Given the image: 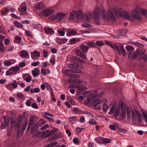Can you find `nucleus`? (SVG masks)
Instances as JSON below:
<instances>
[{
	"label": "nucleus",
	"mask_w": 147,
	"mask_h": 147,
	"mask_svg": "<svg viewBox=\"0 0 147 147\" xmlns=\"http://www.w3.org/2000/svg\"><path fill=\"white\" fill-rule=\"evenodd\" d=\"M73 81L74 82V83L73 84L74 88H79V85H78V84H81L82 82L81 81L78 79H74L73 80Z\"/></svg>",
	"instance_id": "obj_16"
},
{
	"label": "nucleus",
	"mask_w": 147,
	"mask_h": 147,
	"mask_svg": "<svg viewBox=\"0 0 147 147\" xmlns=\"http://www.w3.org/2000/svg\"><path fill=\"white\" fill-rule=\"evenodd\" d=\"M102 109L103 111L105 112L107 111L108 109V105L106 104H104L102 106Z\"/></svg>",
	"instance_id": "obj_44"
},
{
	"label": "nucleus",
	"mask_w": 147,
	"mask_h": 147,
	"mask_svg": "<svg viewBox=\"0 0 147 147\" xmlns=\"http://www.w3.org/2000/svg\"><path fill=\"white\" fill-rule=\"evenodd\" d=\"M79 58V57L75 56H73L71 57V59L73 62L77 63L78 62Z\"/></svg>",
	"instance_id": "obj_33"
},
{
	"label": "nucleus",
	"mask_w": 147,
	"mask_h": 147,
	"mask_svg": "<svg viewBox=\"0 0 147 147\" xmlns=\"http://www.w3.org/2000/svg\"><path fill=\"white\" fill-rule=\"evenodd\" d=\"M19 54L20 56L24 57L29 56L28 52L25 50L20 51V52Z\"/></svg>",
	"instance_id": "obj_21"
},
{
	"label": "nucleus",
	"mask_w": 147,
	"mask_h": 147,
	"mask_svg": "<svg viewBox=\"0 0 147 147\" xmlns=\"http://www.w3.org/2000/svg\"><path fill=\"white\" fill-rule=\"evenodd\" d=\"M83 129V128H80L79 127H77L76 129V133L77 134H78Z\"/></svg>",
	"instance_id": "obj_51"
},
{
	"label": "nucleus",
	"mask_w": 147,
	"mask_h": 147,
	"mask_svg": "<svg viewBox=\"0 0 147 147\" xmlns=\"http://www.w3.org/2000/svg\"><path fill=\"white\" fill-rule=\"evenodd\" d=\"M86 44L88 45V46L90 47H96V46L94 43L92 42H88Z\"/></svg>",
	"instance_id": "obj_39"
},
{
	"label": "nucleus",
	"mask_w": 147,
	"mask_h": 147,
	"mask_svg": "<svg viewBox=\"0 0 147 147\" xmlns=\"http://www.w3.org/2000/svg\"><path fill=\"white\" fill-rule=\"evenodd\" d=\"M16 120L19 123H20L21 125L22 122V117L21 116H18L17 119Z\"/></svg>",
	"instance_id": "obj_54"
},
{
	"label": "nucleus",
	"mask_w": 147,
	"mask_h": 147,
	"mask_svg": "<svg viewBox=\"0 0 147 147\" xmlns=\"http://www.w3.org/2000/svg\"><path fill=\"white\" fill-rule=\"evenodd\" d=\"M90 92H84L85 94H88L89 96V97L87 98V101L90 103L92 104L94 107H96L98 104L101 103V101H98V97H101V95H98L97 94H90Z\"/></svg>",
	"instance_id": "obj_4"
},
{
	"label": "nucleus",
	"mask_w": 147,
	"mask_h": 147,
	"mask_svg": "<svg viewBox=\"0 0 147 147\" xmlns=\"http://www.w3.org/2000/svg\"><path fill=\"white\" fill-rule=\"evenodd\" d=\"M28 123V120L27 119H26L24 122L22 126L23 128L22 131H24L26 128Z\"/></svg>",
	"instance_id": "obj_36"
},
{
	"label": "nucleus",
	"mask_w": 147,
	"mask_h": 147,
	"mask_svg": "<svg viewBox=\"0 0 147 147\" xmlns=\"http://www.w3.org/2000/svg\"><path fill=\"white\" fill-rule=\"evenodd\" d=\"M93 13H94L93 20L96 24H98L100 21L98 13L105 20L107 19L112 21H115V17L113 13L110 11H108L105 13L104 9L102 7L100 9L98 8L95 9Z\"/></svg>",
	"instance_id": "obj_1"
},
{
	"label": "nucleus",
	"mask_w": 147,
	"mask_h": 147,
	"mask_svg": "<svg viewBox=\"0 0 147 147\" xmlns=\"http://www.w3.org/2000/svg\"><path fill=\"white\" fill-rule=\"evenodd\" d=\"M119 125L118 123H115L112 125H110L109 127L112 130H115L117 128V129Z\"/></svg>",
	"instance_id": "obj_23"
},
{
	"label": "nucleus",
	"mask_w": 147,
	"mask_h": 147,
	"mask_svg": "<svg viewBox=\"0 0 147 147\" xmlns=\"http://www.w3.org/2000/svg\"><path fill=\"white\" fill-rule=\"evenodd\" d=\"M10 42L8 38H6L4 40V43L6 45H8Z\"/></svg>",
	"instance_id": "obj_58"
},
{
	"label": "nucleus",
	"mask_w": 147,
	"mask_h": 147,
	"mask_svg": "<svg viewBox=\"0 0 147 147\" xmlns=\"http://www.w3.org/2000/svg\"><path fill=\"white\" fill-rule=\"evenodd\" d=\"M142 114L147 123V113L143 112L142 113Z\"/></svg>",
	"instance_id": "obj_64"
},
{
	"label": "nucleus",
	"mask_w": 147,
	"mask_h": 147,
	"mask_svg": "<svg viewBox=\"0 0 147 147\" xmlns=\"http://www.w3.org/2000/svg\"><path fill=\"white\" fill-rule=\"evenodd\" d=\"M49 130H46L45 131H43L41 132V137L45 138L49 136L50 135L49 134Z\"/></svg>",
	"instance_id": "obj_20"
},
{
	"label": "nucleus",
	"mask_w": 147,
	"mask_h": 147,
	"mask_svg": "<svg viewBox=\"0 0 147 147\" xmlns=\"http://www.w3.org/2000/svg\"><path fill=\"white\" fill-rule=\"evenodd\" d=\"M45 7L44 4L42 2H39L36 3L34 5V8L36 10H39L44 8Z\"/></svg>",
	"instance_id": "obj_11"
},
{
	"label": "nucleus",
	"mask_w": 147,
	"mask_h": 147,
	"mask_svg": "<svg viewBox=\"0 0 147 147\" xmlns=\"http://www.w3.org/2000/svg\"><path fill=\"white\" fill-rule=\"evenodd\" d=\"M73 111L76 114H81L83 113V111L80 110L77 107H75L74 108Z\"/></svg>",
	"instance_id": "obj_28"
},
{
	"label": "nucleus",
	"mask_w": 147,
	"mask_h": 147,
	"mask_svg": "<svg viewBox=\"0 0 147 147\" xmlns=\"http://www.w3.org/2000/svg\"><path fill=\"white\" fill-rule=\"evenodd\" d=\"M5 51V48L4 47L3 43L0 41V51L4 53Z\"/></svg>",
	"instance_id": "obj_26"
},
{
	"label": "nucleus",
	"mask_w": 147,
	"mask_h": 147,
	"mask_svg": "<svg viewBox=\"0 0 147 147\" xmlns=\"http://www.w3.org/2000/svg\"><path fill=\"white\" fill-rule=\"evenodd\" d=\"M40 53L38 51H35L31 53V57L32 59H35L36 57L40 56Z\"/></svg>",
	"instance_id": "obj_13"
},
{
	"label": "nucleus",
	"mask_w": 147,
	"mask_h": 147,
	"mask_svg": "<svg viewBox=\"0 0 147 147\" xmlns=\"http://www.w3.org/2000/svg\"><path fill=\"white\" fill-rule=\"evenodd\" d=\"M35 118V117L34 116H32L30 117L29 121V123L27 128L28 130L29 129L32 125L34 124Z\"/></svg>",
	"instance_id": "obj_15"
},
{
	"label": "nucleus",
	"mask_w": 147,
	"mask_h": 147,
	"mask_svg": "<svg viewBox=\"0 0 147 147\" xmlns=\"http://www.w3.org/2000/svg\"><path fill=\"white\" fill-rule=\"evenodd\" d=\"M49 127V125L48 124H46L43 125L41 128V130H43L46 129Z\"/></svg>",
	"instance_id": "obj_62"
},
{
	"label": "nucleus",
	"mask_w": 147,
	"mask_h": 147,
	"mask_svg": "<svg viewBox=\"0 0 147 147\" xmlns=\"http://www.w3.org/2000/svg\"><path fill=\"white\" fill-rule=\"evenodd\" d=\"M12 86V87L14 88H16L17 87V84L16 80H14L13 81Z\"/></svg>",
	"instance_id": "obj_53"
},
{
	"label": "nucleus",
	"mask_w": 147,
	"mask_h": 147,
	"mask_svg": "<svg viewBox=\"0 0 147 147\" xmlns=\"http://www.w3.org/2000/svg\"><path fill=\"white\" fill-rule=\"evenodd\" d=\"M138 51L139 55H140V56H143L145 53V51L144 50H138Z\"/></svg>",
	"instance_id": "obj_45"
},
{
	"label": "nucleus",
	"mask_w": 147,
	"mask_h": 147,
	"mask_svg": "<svg viewBox=\"0 0 147 147\" xmlns=\"http://www.w3.org/2000/svg\"><path fill=\"white\" fill-rule=\"evenodd\" d=\"M77 118L75 116L71 117L69 118V121L72 123H76L77 121Z\"/></svg>",
	"instance_id": "obj_25"
},
{
	"label": "nucleus",
	"mask_w": 147,
	"mask_h": 147,
	"mask_svg": "<svg viewBox=\"0 0 147 147\" xmlns=\"http://www.w3.org/2000/svg\"><path fill=\"white\" fill-rule=\"evenodd\" d=\"M126 114L127 119L129 120L131 119V120L132 122H136L140 121L141 119L140 112L136 109L133 110L132 108L127 107L126 108Z\"/></svg>",
	"instance_id": "obj_2"
},
{
	"label": "nucleus",
	"mask_w": 147,
	"mask_h": 147,
	"mask_svg": "<svg viewBox=\"0 0 147 147\" xmlns=\"http://www.w3.org/2000/svg\"><path fill=\"white\" fill-rule=\"evenodd\" d=\"M57 13L54 14L49 18V19L51 20H54L55 19H57Z\"/></svg>",
	"instance_id": "obj_57"
},
{
	"label": "nucleus",
	"mask_w": 147,
	"mask_h": 147,
	"mask_svg": "<svg viewBox=\"0 0 147 147\" xmlns=\"http://www.w3.org/2000/svg\"><path fill=\"white\" fill-rule=\"evenodd\" d=\"M131 15L134 18L139 20H141V17L140 14L136 11H133L131 12Z\"/></svg>",
	"instance_id": "obj_12"
},
{
	"label": "nucleus",
	"mask_w": 147,
	"mask_h": 147,
	"mask_svg": "<svg viewBox=\"0 0 147 147\" xmlns=\"http://www.w3.org/2000/svg\"><path fill=\"white\" fill-rule=\"evenodd\" d=\"M32 107L34 108L38 109V107L36 103H33L31 105Z\"/></svg>",
	"instance_id": "obj_63"
},
{
	"label": "nucleus",
	"mask_w": 147,
	"mask_h": 147,
	"mask_svg": "<svg viewBox=\"0 0 147 147\" xmlns=\"http://www.w3.org/2000/svg\"><path fill=\"white\" fill-rule=\"evenodd\" d=\"M32 73L33 76L35 77L40 75V71L38 68H35L32 70Z\"/></svg>",
	"instance_id": "obj_17"
},
{
	"label": "nucleus",
	"mask_w": 147,
	"mask_h": 147,
	"mask_svg": "<svg viewBox=\"0 0 147 147\" xmlns=\"http://www.w3.org/2000/svg\"><path fill=\"white\" fill-rule=\"evenodd\" d=\"M15 74H14L11 68H10L6 71V76H10L11 75H13Z\"/></svg>",
	"instance_id": "obj_29"
},
{
	"label": "nucleus",
	"mask_w": 147,
	"mask_h": 147,
	"mask_svg": "<svg viewBox=\"0 0 147 147\" xmlns=\"http://www.w3.org/2000/svg\"><path fill=\"white\" fill-rule=\"evenodd\" d=\"M79 89L81 90H85L87 88L85 86L82 85H79Z\"/></svg>",
	"instance_id": "obj_59"
},
{
	"label": "nucleus",
	"mask_w": 147,
	"mask_h": 147,
	"mask_svg": "<svg viewBox=\"0 0 147 147\" xmlns=\"http://www.w3.org/2000/svg\"><path fill=\"white\" fill-rule=\"evenodd\" d=\"M121 108L122 111V113L123 112L122 117H124V114L125 113L126 111V108L125 105V104H121Z\"/></svg>",
	"instance_id": "obj_24"
},
{
	"label": "nucleus",
	"mask_w": 147,
	"mask_h": 147,
	"mask_svg": "<svg viewBox=\"0 0 147 147\" xmlns=\"http://www.w3.org/2000/svg\"><path fill=\"white\" fill-rule=\"evenodd\" d=\"M81 39L79 38H73L69 40V43L70 45H73L80 41Z\"/></svg>",
	"instance_id": "obj_19"
},
{
	"label": "nucleus",
	"mask_w": 147,
	"mask_h": 147,
	"mask_svg": "<svg viewBox=\"0 0 147 147\" xmlns=\"http://www.w3.org/2000/svg\"><path fill=\"white\" fill-rule=\"evenodd\" d=\"M11 70L13 72H17L20 70V67L17 66L14 67H11Z\"/></svg>",
	"instance_id": "obj_40"
},
{
	"label": "nucleus",
	"mask_w": 147,
	"mask_h": 147,
	"mask_svg": "<svg viewBox=\"0 0 147 147\" xmlns=\"http://www.w3.org/2000/svg\"><path fill=\"white\" fill-rule=\"evenodd\" d=\"M125 48L128 51H134V49L133 47L131 45L126 46Z\"/></svg>",
	"instance_id": "obj_42"
},
{
	"label": "nucleus",
	"mask_w": 147,
	"mask_h": 147,
	"mask_svg": "<svg viewBox=\"0 0 147 147\" xmlns=\"http://www.w3.org/2000/svg\"><path fill=\"white\" fill-rule=\"evenodd\" d=\"M69 67L70 68H72V69L71 70L66 69L64 71V73L65 75L67 76H73V77H78V76L77 75H73L72 74L73 73H79L82 72V71L81 70L79 69H76L75 67H78V64H76L75 65L73 64H70L69 65Z\"/></svg>",
	"instance_id": "obj_5"
},
{
	"label": "nucleus",
	"mask_w": 147,
	"mask_h": 147,
	"mask_svg": "<svg viewBox=\"0 0 147 147\" xmlns=\"http://www.w3.org/2000/svg\"><path fill=\"white\" fill-rule=\"evenodd\" d=\"M134 45L136 46L142 48L144 47L143 45L138 42H135L134 43Z\"/></svg>",
	"instance_id": "obj_48"
},
{
	"label": "nucleus",
	"mask_w": 147,
	"mask_h": 147,
	"mask_svg": "<svg viewBox=\"0 0 147 147\" xmlns=\"http://www.w3.org/2000/svg\"><path fill=\"white\" fill-rule=\"evenodd\" d=\"M77 11H73L71 12L69 16V19L71 20H73L77 19Z\"/></svg>",
	"instance_id": "obj_14"
},
{
	"label": "nucleus",
	"mask_w": 147,
	"mask_h": 147,
	"mask_svg": "<svg viewBox=\"0 0 147 147\" xmlns=\"http://www.w3.org/2000/svg\"><path fill=\"white\" fill-rule=\"evenodd\" d=\"M14 25L18 28H22L23 27V25L21 24L16 21L14 22Z\"/></svg>",
	"instance_id": "obj_32"
},
{
	"label": "nucleus",
	"mask_w": 147,
	"mask_h": 147,
	"mask_svg": "<svg viewBox=\"0 0 147 147\" xmlns=\"http://www.w3.org/2000/svg\"><path fill=\"white\" fill-rule=\"evenodd\" d=\"M12 119L9 118L4 117V121L5 123V124L7 126H8L9 125V121L12 120Z\"/></svg>",
	"instance_id": "obj_31"
},
{
	"label": "nucleus",
	"mask_w": 147,
	"mask_h": 147,
	"mask_svg": "<svg viewBox=\"0 0 147 147\" xmlns=\"http://www.w3.org/2000/svg\"><path fill=\"white\" fill-rule=\"evenodd\" d=\"M44 30L46 33L49 34L51 35L54 34L55 32L53 29L50 27L44 28Z\"/></svg>",
	"instance_id": "obj_18"
},
{
	"label": "nucleus",
	"mask_w": 147,
	"mask_h": 147,
	"mask_svg": "<svg viewBox=\"0 0 147 147\" xmlns=\"http://www.w3.org/2000/svg\"><path fill=\"white\" fill-rule=\"evenodd\" d=\"M82 26L83 27L85 28H88L91 27V25L90 24L87 23L83 24Z\"/></svg>",
	"instance_id": "obj_52"
},
{
	"label": "nucleus",
	"mask_w": 147,
	"mask_h": 147,
	"mask_svg": "<svg viewBox=\"0 0 147 147\" xmlns=\"http://www.w3.org/2000/svg\"><path fill=\"white\" fill-rule=\"evenodd\" d=\"M48 52L46 50H44L43 52V57L45 58H47L48 57Z\"/></svg>",
	"instance_id": "obj_61"
},
{
	"label": "nucleus",
	"mask_w": 147,
	"mask_h": 147,
	"mask_svg": "<svg viewBox=\"0 0 147 147\" xmlns=\"http://www.w3.org/2000/svg\"><path fill=\"white\" fill-rule=\"evenodd\" d=\"M117 129L121 132L124 133L126 132V131L125 129L121 128L120 127V125H119Z\"/></svg>",
	"instance_id": "obj_56"
},
{
	"label": "nucleus",
	"mask_w": 147,
	"mask_h": 147,
	"mask_svg": "<svg viewBox=\"0 0 147 147\" xmlns=\"http://www.w3.org/2000/svg\"><path fill=\"white\" fill-rule=\"evenodd\" d=\"M33 135L34 136H36L38 137L40 136L41 137V132H39L37 130Z\"/></svg>",
	"instance_id": "obj_46"
},
{
	"label": "nucleus",
	"mask_w": 147,
	"mask_h": 147,
	"mask_svg": "<svg viewBox=\"0 0 147 147\" xmlns=\"http://www.w3.org/2000/svg\"><path fill=\"white\" fill-rule=\"evenodd\" d=\"M74 143L78 144L81 143V142L78 138L76 137L74 138L73 140Z\"/></svg>",
	"instance_id": "obj_34"
},
{
	"label": "nucleus",
	"mask_w": 147,
	"mask_h": 147,
	"mask_svg": "<svg viewBox=\"0 0 147 147\" xmlns=\"http://www.w3.org/2000/svg\"><path fill=\"white\" fill-rule=\"evenodd\" d=\"M3 63L4 65L6 66H10L12 64L11 62L9 60H5Z\"/></svg>",
	"instance_id": "obj_38"
},
{
	"label": "nucleus",
	"mask_w": 147,
	"mask_h": 147,
	"mask_svg": "<svg viewBox=\"0 0 147 147\" xmlns=\"http://www.w3.org/2000/svg\"><path fill=\"white\" fill-rule=\"evenodd\" d=\"M45 84H46V88L48 90H49L50 91H53V89L51 88V86L49 85V84L48 83H47L45 82Z\"/></svg>",
	"instance_id": "obj_43"
},
{
	"label": "nucleus",
	"mask_w": 147,
	"mask_h": 147,
	"mask_svg": "<svg viewBox=\"0 0 147 147\" xmlns=\"http://www.w3.org/2000/svg\"><path fill=\"white\" fill-rule=\"evenodd\" d=\"M79 47L80 50L78 49H76L74 50V51L76 55L81 58L85 59H86V56L84 53H86L87 52L89 47L84 44L79 46Z\"/></svg>",
	"instance_id": "obj_3"
},
{
	"label": "nucleus",
	"mask_w": 147,
	"mask_h": 147,
	"mask_svg": "<svg viewBox=\"0 0 147 147\" xmlns=\"http://www.w3.org/2000/svg\"><path fill=\"white\" fill-rule=\"evenodd\" d=\"M77 34L76 31L74 30H71L69 32V34L70 35H76Z\"/></svg>",
	"instance_id": "obj_49"
},
{
	"label": "nucleus",
	"mask_w": 147,
	"mask_h": 147,
	"mask_svg": "<svg viewBox=\"0 0 147 147\" xmlns=\"http://www.w3.org/2000/svg\"><path fill=\"white\" fill-rule=\"evenodd\" d=\"M139 55V54H138V50H137L134 53L133 55V57L136 58Z\"/></svg>",
	"instance_id": "obj_60"
},
{
	"label": "nucleus",
	"mask_w": 147,
	"mask_h": 147,
	"mask_svg": "<svg viewBox=\"0 0 147 147\" xmlns=\"http://www.w3.org/2000/svg\"><path fill=\"white\" fill-rule=\"evenodd\" d=\"M23 78L24 80L27 82H30L32 80V78L30 76H23Z\"/></svg>",
	"instance_id": "obj_35"
},
{
	"label": "nucleus",
	"mask_w": 147,
	"mask_h": 147,
	"mask_svg": "<svg viewBox=\"0 0 147 147\" xmlns=\"http://www.w3.org/2000/svg\"><path fill=\"white\" fill-rule=\"evenodd\" d=\"M37 130L38 127H36L35 125H34L31 129V134H34Z\"/></svg>",
	"instance_id": "obj_37"
},
{
	"label": "nucleus",
	"mask_w": 147,
	"mask_h": 147,
	"mask_svg": "<svg viewBox=\"0 0 147 147\" xmlns=\"http://www.w3.org/2000/svg\"><path fill=\"white\" fill-rule=\"evenodd\" d=\"M10 125L11 128H12L14 127H17V128H19L21 125L20 123H19L16 120L15 121H13L12 119L10 122Z\"/></svg>",
	"instance_id": "obj_9"
},
{
	"label": "nucleus",
	"mask_w": 147,
	"mask_h": 147,
	"mask_svg": "<svg viewBox=\"0 0 147 147\" xmlns=\"http://www.w3.org/2000/svg\"><path fill=\"white\" fill-rule=\"evenodd\" d=\"M105 44L103 42V41H97L96 42V44L98 46H101L104 45Z\"/></svg>",
	"instance_id": "obj_41"
},
{
	"label": "nucleus",
	"mask_w": 147,
	"mask_h": 147,
	"mask_svg": "<svg viewBox=\"0 0 147 147\" xmlns=\"http://www.w3.org/2000/svg\"><path fill=\"white\" fill-rule=\"evenodd\" d=\"M102 141L105 143H109L111 142V141L109 139L105 138H103L102 139Z\"/></svg>",
	"instance_id": "obj_55"
},
{
	"label": "nucleus",
	"mask_w": 147,
	"mask_h": 147,
	"mask_svg": "<svg viewBox=\"0 0 147 147\" xmlns=\"http://www.w3.org/2000/svg\"><path fill=\"white\" fill-rule=\"evenodd\" d=\"M77 19L79 21H82L84 19L86 21L89 20L90 18V16L86 15H84L83 13L81 11H77Z\"/></svg>",
	"instance_id": "obj_8"
},
{
	"label": "nucleus",
	"mask_w": 147,
	"mask_h": 147,
	"mask_svg": "<svg viewBox=\"0 0 147 147\" xmlns=\"http://www.w3.org/2000/svg\"><path fill=\"white\" fill-rule=\"evenodd\" d=\"M40 91V89L39 88H31L30 90L31 93L33 94L39 92Z\"/></svg>",
	"instance_id": "obj_27"
},
{
	"label": "nucleus",
	"mask_w": 147,
	"mask_h": 147,
	"mask_svg": "<svg viewBox=\"0 0 147 147\" xmlns=\"http://www.w3.org/2000/svg\"><path fill=\"white\" fill-rule=\"evenodd\" d=\"M65 14L61 13H57V19L59 20H61L64 19L65 18Z\"/></svg>",
	"instance_id": "obj_22"
},
{
	"label": "nucleus",
	"mask_w": 147,
	"mask_h": 147,
	"mask_svg": "<svg viewBox=\"0 0 147 147\" xmlns=\"http://www.w3.org/2000/svg\"><path fill=\"white\" fill-rule=\"evenodd\" d=\"M89 123L92 125H94L97 124L96 121L93 119H91L89 120Z\"/></svg>",
	"instance_id": "obj_47"
},
{
	"label": "nucleus",
	"mask_w": 147,
	"mask_h": 147,
	"mask_svg": "<svg viewBox=\"0 0 147 147\" xmlns=\"http://www.w3.org/2000/svg\"><path fill=\"white\" fill-rule=\"evenodd\" d=\"M119 47L121 50H120L118 45L115 43L112 44L111 47L112 49H116L119 55H121L122 53L123 56H126V53L123 46L122 45H119Z\"/></svg>",
	"instance_id": "obj_6"
},
{
	"label": "nucleus",
	"mask_w": 147,
	"mask_h": 147,
	"mask_svg": "<svg viewBox=\"0 0 147 147\" xmlns=\"http://www.w3.org/2000/svg\"><path fill=\"white\" fill-rule=\"evenodd\" d=\"M25 34L28 36L32 37L33 35L32 33L28 31H26L25 32Z\"/></svg>",
	"instance_id": "obj_50"
},
{
	"label": "nucleus",
	"mask_w": 147,
	"mask_h": 147,
	"mask_svg": "<svg viewBox=\"0 0 147 147\" xmlns=\"http://www.w3.org/2000/svg\"><path fill=\"white\" fill-rule=\"evenodd\" d=\"M54 11L53 9H46L42 11V14L45 16H48L54 12Z\"/></svg>",
	"instance_id": "obj_10"
},
{
	"label": "nucleus",
	"mask_w": 147,
	"mask_h": 147,
	"mask_svg": "<svg viewBox=\"0 0 147 147\" xmlns=\"http://www.w3.org/2000/svg\"><path fill=\"white\" fill-rule=\"evenodd\" d=\"M120 112V107L119 106L116 105L113 106L111 108L109 114H114L115 117H117Z\"/></svg>",
	"instance_id": "obj_7"
},
{
	"label": "nucleus",
	"mask_w": 147,
	"mask_h": 147,
	"mask_svg": "<svg viewBox=\"0 0 147 147\" xmlns=\"http://www.w3.org/2000/svg\"><path fill=\"white\" fill-rule=\"evenodd\" d=\"M67 40V39L65 38L59 39L57 40V42L59 44L65 43Z\"/></svg>",
	"instance_id": "obj_30"
}]
</instances>
